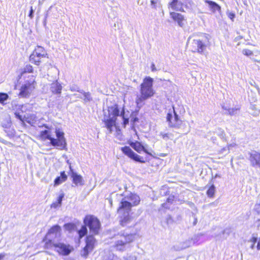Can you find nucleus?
Listing matches in <instances>:
<instances>
[{"label": "nucleus", "instance_id": "1", "mask_svg": "<svg viewBox=\"0 0 260 260\" xmlns=\"http://www.w3.org/2000/svg\"><path fill=\"white\" fill-rule=\"evenodd\" d=\"M55 132L57 137L56 139L52 137L51 132L48 129L41 131L38 138L42 141L49 140L52 146L60 149H64L67 143L64 133L59 129H56Z\"/></svg>", "mask_w": 260, "mask_h": 260}, {"label": "nucleus", "instance_id": "2", "mask_svg": "<svg viewBox=\"0 0 260 260\" xmlns=\"http://www.w3.org/2000/svg\"><path fill=\"white\" fill-rule=\"evenodd\" d=\"M153 79L149 76L145 77L140 84V95L136 99L137 105H141L145 100L151 98L155 93L153 88Z\"/></svg>", "mask_w": 260, "mask_h": 260}, {"label": "nucleus", "instance_id": "3", "mask_svg": "<svg viewBox=\"0 0 260 260\" xmlns=\"http://www.w3.org/2000/svg\"><path fill=\"white\" fill-rule=\"evenodd\" d=\"M107 110L109 112V118L106 119L103 121L106 127L108 129L109 133H112L113 127H115L117 131H120V129L118 127L117 123V117L119 115L120 116L121 112L118 105L115 104L108 107Z\"/></svg>", "mask_w": 260, "mask_h": 260}, {"label": "nucleus", "instance_id": "4", "mask_svg": "<svg viewBox=\"0 0 260 260\" xmlns=\"http://www.w3.org/2000/svg\"><path fill=\"white\" fill-rule=\"evenodd\" d=\"M84 224L88 227L91 235H97L99 234L101 224L100 220L93 215H86L83 219Z\"/></svg>", "mask_w": 260, "mask_h": 260}, {"label": "nucleus", "instance_id": "5", "mask_svg": "<svg viewBox=\"0 0 260 260\" xmlns=\"http://www.w3.org/2000/svg\"><path fill=\"white\" fill-rule=\"evenodd\" d=\"M135 234H121L118 237L114 247L117 251H123L126 246L135 240Z\"/></svg>", "mask_w": 260, "mask_h": 260}, {"label": "nucleus", "instance_id": "6", "mask_svg": "<svg viewBox=\"0 0 260 260\" xmlns=\"http://www.w3.org/2000/svg\"><path fill=\"white\" fill-rule=\"evenodd\" d=\"M85 246L81 249V255L84 258H87L96 246L97 240L94 235L89 234L85 237Z\"/></svg>", "mask_w": 260, "mask_h": 260}, {"label": "nucleus", "instance_id": "7", "mask_svg": "<svg viewBox=\"0 0 260 260\" xmlns=\"http://www.w3.org/2000/svg\"><path fill=\"white\" fill-rule=\"evenodd\" d=\"M173 113L174 115H172V113H168L167 115L166 118L169 127L174 128H180L182 126H185V124L180 119L174 108L173 109Z\"/></svg>", "mask_w": 260, "mask_h": 260}, {"label": "nucleus", "instance_id": "8", "mask_svg": "<svg viewBox=\"0 0 260 260\" xmlns=\"http://www.w3.org/2000/svg\"><path fill=\"white\" fill-rule=\"evenodd\" d=\"M120 149L124 155L135 161L145 163L149 160V159H147V157L144 158L136 154L129 146L122 147Z\"/></svg>", "mask_w": 260, "mask_h": 260}, {"label": "nucleus", "instance_id": "9", "mask_svg": "<svg viewBox=\"0 0 260 260\" xmlns=\"http://www.w3.org/2000/svg\"><path fill=\"white\" fill-rule=\"evenodd\" d=\"M36 81L27 82L23 84L20 89L19 96L22 98L28 97L35 88Z\"/></svg>", "mask_w": 260, "mask_h": 260}, {"label": "nucleus", "instance_id": "10", "mask_svg": "<svg viewBox=\"0 0 260 260\" xmlns=\"http://www.w3.org/2000/svg\"><path fill=\"white\" fill-rule=\"evenodd\" d=\"M207 45L199 39H194L191 42L190 48L192 52L202 53L205 50Z\"/></svg>", "mask_w": 260, "mask_h": 260}, {"label": "nucleus", "instance_id": "11", "mask_svg": "<svg viewBox=\"0 0 260 260\" xmlns=\"http://www.w3.org/2000/svg\"><path fill=\"white\" fill-rule=\"evenodd\" d=\"M56 246V252L62 256L69 255L74 249L72 246L64 243H58Z\"/></svg>", "mask_w": 260, "mask_h": 260}, {"label": "nucleus", "instance_id": "12", "mask_svg": "<svg viewBox=\"0 0 260 260\" xmlns=\"http://www.w3.org/2000/svg\"><path fill=\"white\" fill-rule=\"evenodd\" d=\"M132 208V206L130 205L129 202H127L125 199H122L117 209V212L122 215L129 214Z\"/></svg>", "mask_w": 260, "mask_h": 260}, {"label": "nucleus", "instance_id": "13", "mask_svg": "<svg viewBox=\"0 0 260 260\" xmlns=\"http://www.w3.org/2000/svg\"><path fill=\"white\" fill-rule=\"evenodd\" d=\"M128 144L138 153H141L142 152H143L149 156H152L151 153L140 142L136 141L129 142Z\"/></svg>", "mask_w": 260, "mask_h": 260}, {"label": "nucleus", "instance_id": "14", "mask_svg": "<svg viewBox=\"0 0 260 260\" xmlns=\"http://www.w3.org/2000/svg\"><path fill=\"white\" fill-rule=\"evenodd\" d=\"M70 176L72 178V181L73 183L75 186H82L84 185V180L83 179L82 176L77 174L76 172H74L72 168V166L70 165Z\"/></svg>", "mask_w": 260, "mask_h": 260}, {"label": "nucleus", "instance_id": "15", "mask_svg": "<svg viewBox=\"0 0 260 260\" xmlns=\"http://www.w3.org/2000/svg\"><path fill=\"white\" fill-rule=\"evenodd\" d=\"M170 15L172 19L177 22L179 26L183 27L184 26L186 19L183 15L179 13L171 12L170 13Z\"/></svg>", "mask_w": 260, "mask_h": 260}, {"label": "nucleus", "instance_id": "16", "mask_svg": "<svg viewBox=\"0 0 260 260\" xmlns=\"http://www.w3.org/2000/svg\"><path fill=\"white\" fill-rule=\"evenodd\" d=\"M42 242L44 243V248L46 250H50L52 248H54L55 250L56 248V245L58 243H55L54 241L50 239L47 235H45L42 239Z\"/></svg>", "mask_w": 260, "mask_h": 260}, {"label": "nucleus", "instance_id": "17", "mask_svg": "<svg viewBox=\"0 0 260 260\" xmlns=\"http://www.w3.org/2000/svg\"><path fill=\"white\" fill-rule=\"evenodd\" d=\"M249 160L253 167H260V153L256 151L250 153Z\"/></svg>", "mask_w": 260, "mask_h": 260}, {"label": "nucleus", "instance_id": "18", "mask_svg": "<svg viewBox=\"0 0 260 260\" xmlns=\"http://www.w3.org/2000/svg\"><path fill=\"white\" fill-rule=\"evenodd\" d=\"M125 199L132 207L139 205L141 201L139 196L135 193H130Z\"/></svg>", "mask_w": 260, "mask_h": 260}, {"label": "nucleus", "instance_id": "19", "mask_svg": "<svg viewBox=\"0 0 260 260\" xmlns=\"http://www.w3.org/2000/svg\"><path fill=\"white\" fill-rule=\"evenodd\" d=\"M68 179V176L65 171L60 172V176H57L54 180V186H57L61 183L66 181Z\"/></svg>", "mask_w": 260, "mask_h": 260}, {"label": "nucleus", "instance_id": "20", "mask_svg": "<svg viewBox=\"0 0 260 260\" xmlns=\"http://www.w3.org/2000/svg\"><path fill=\"white\" fill-rule=\"evenodd\" d=\"M61 227L57 224H55V225H52L51 227L50 228V229L48 230V231L45 235H47V236H49V237L51 235H60L61 234Z\"/></svg>", "mask_w": 260, "mask_h": 260}, {"label": "nucleus", "instance_id": "21", "mask_svg": "<svg viewBox=\"0 0 260 260\" xmlns=\"http://www.w3.org/2000/svg\"><path fill=\"white\" fill-rule=\"evenodd\" d=\"M205 3L208 5L212 12H221V7L216 3L210 0H205Z\"/></svg>", "mask_w": 260, "mask_h": 260}, {"label": "nucleus", "instance_id": "22", "mask_svg": "<svg viewBox=\"0 0 260 260\" xmlns=\"http://www.w3.org/2000/svg\"><path fill=\"white\" fill-rule=\"evenodd\" d=\"M132 217L129 214L122 215L119 220V224L122 226L127 225L132 221Z\"/></svg>", "mask_w": 260, "mask_h": 260}, {"label": "nucleus", "instance_id": "23", "mask_svg": "<svg viewBox=\"0 0 260 260\" xmlns=\"http://www.w3.org/2000/svg\"><path fill=\"white\" fill-rule=\"evenodd\" d=\"M51 89L53 93L60 94L61 92L62 86L57 81H55L51 84Z\"/></svg>", "mask_w": 260, "mask_h": 260}, {"label": "nucleus", "instance_id": "24", "mask_svg": "<svg viewBox=\"0 0 260 260\" xmlns=\"http://www.w3.org/2000/svg\"><path fill=\"white\" fill-rule=\"evenodd\" d=\"M175 197L174 196H170L161 205V207L164 209H169L171 205H172L174 201Z\"/></svg>", "mask_w": 260, "mask_h": 260}, {"label": "nucleus", "instance_id": "25", "mask_svg": "<svg viewBox=\"0 0 260 260\" xmlns=\"http://www.w3.org/2000/svg\"><path fill=\"white\" fill-rule=\"evenodd\" d=\"M44 52L45 51L44 49L39 46L35 49L31 54H34L35 56H37V57H40L41 58L43 59L46 57V54H45Z\"/></svg>", "mask_w": 260, "mask_h": 260}, {"label": "nucleus", "instance_id": "26", "mask_svg": "<svg viewBox=\"0 0 260 260\" xmlns=\"http://www.w3.org/2000/svg\"><path fill=\"white\" fill-rule=\"evenodd\" d=\"M248 241L251 243L250 248L252 249L254 248L255 245L257 243L256 249L257 250H260V241L257 242V238L256 237L252 236Z\"/></svg>", "mask_w": 260, "mask_h": 260}, {"label": "nucleus", "instance_id": "27", "mask_svg": "<svg viewBox=\"0 0 260 260\" xmlns=\"http://www.w3.org/2000/svg\"><path fill=\"white\" fill-rule=\"evenodd\" d=\"M34 72V68L30 64H26L23 69H21L20 75H23L26 73H32Z\"/></svg>", "mask_w": 260, "mask_h": 260}, {"label": "nucleus", "instance_id": "28", "mask_svg": "<svg viewBox=\"0 0 260 260\" xmlns=\"http://www.w3.org/2000/svg\"><path fill=\"white\" fill-rule=\"evenodd\" d=\"M64 197V194L61 193L60 194L57 198V201L55 202L52 203L50 207L51 208H56L58 207H59L61 204V202L62 200V199Z\"/></svg>", "mask_w": 260, "mask_h": 260}, {"label": "nucleus", "instance_id": "29", "mask_svg": "<svg viewBox=\"0 0 260 260\" xmlns=\"http://www.w3.org/2000/svg\"><path fill=\"white\" fill-rule=\"evenodd\" d=\"M215 193V187L212 183L208 188L206 191V194L208 197L213 198Z\"/></svg>", "mask_w": 260, "mask_h": 260}, {"label": "nucleus", "instance_id": "30", "mask_svg": "<svg viewBox=\"0 0 260 260\" xmlns=\"http://www.w3.org/2000/svg\"><path fill=\"white\" fill-rule=\"evenodd\" d=\"M29 60L31 63L37 66H39L42 62V59L40 57H37V56H35V55L34 54H31L29 56Z\"/></svg>", "mask_w": 260, "mask_h": 260}, {"label": "nucleus", "instance_id": "31", "mask_svg": "<svg viewBox=\"0 0 260 260\" xmlns=\"http://www.w3.org/2000/svg\"><path fill=\"white\" fill-rule=\"evenodd\" d=\"M87 233V230L86 228V226L85 224H84V225H82V226L81 227V229L78 231L79 239H80L82 238L83 237H84L85 236H86Z\"/></svg>", "mask_w": 260, "mask_h": 260}, {"label": "nucleus", "instance_id": "32", "mask_svg": "<svg viewBox=\"0 0 260 260\" xmlns=\"http://www.w3.org/2000/svg\"><path fill=\"white\" fill-rule=\"evenodd\" d=\"M177 3L178 0H172L171 2L169 3V6L174 10L184 12V10L182 8H181L179 9L177 8Z\"/></svg>", "mask_w": 260, "mask_h": 260}, {"label": "nucleus", "instance_id": "33", "mask_svg": "<svg viewBox=\"0 0 260 260\" xmlns=\"http://www.w3.org/2000/svg\"><path fill=\"white\" fill-rule=\"evenodd\" d=\"M124 113H125L124 110V109H123L120 112V116L122 117L123 121H122L121 124H122V126L123 128H125L126 125L129 123V119L128 118H126L124 116Z\"/></svg>", "mask_w": 260, "mask_h": 260}, {"label": "nucleus", "instance_id": "34", "mask_svg": "<svg viewBox=\"0 0 260 260\" xmlns=\"http://www.w3.org/2000/svg\"><path fill=\"white\" fill-rule=\"evenodd\" d=\"M9 99V95L7 93L0 92V103L2 105H5V102Z\"/></svg>", "mask_w": 260, "mask_h": 260}, {"label": "nucleus", "instance_id": "35", "mask_svg": "<svg viewBox=\"0 0 260 260\" xmlns=\"http://www.w3.org/2000/svg\"><path fill=\"white\" fill-rule=\"evenodd\" d=\"M240 109V107L238 108H229L226 109L228 111V114L230 115H235L238 111H239Z\"/></svg>", "mask_w": 260, "mask_h": 260}, {"label": "nucleus", "instance_id": "36", "mask_svg": "<svg viewBox=\"0 0 260 260\" xmlns=\"http://www.w3.org/2000/svg\"><path fill=\"white\" fill-rule=\"evenodd\" d=\"M159 136L164 140H167L170 139L171 137L172 136V135L169 133L161 132L160 133Z\"/></svg>", "mask_w": 260, "mask_h": 260}, {"label": "nucleus", "instance_id": "37", "mask_svg": "<svg viewBox=\"0 0 260 260\" xmlns=\"http://www.w3.org/2000/svg\"><path fill=\"white\" fill-rule=\"evenodd\" d=\"M242 53L245 55L248 56L253 55V52L251 50L247 49L243 50Z\"/></svg>", "mask_w": 260, "mask_h": 260}, {"label": "nucleus", "instance_id": "38", "mask_svg": "<svg viewBox=\"0 0 260 260\" xmlns=\"http://www.w3.org/2000/svg\"><path fill=\"white\" fill-rule=\"evenodd\" d=\"M228 17L232 21H234L235 17V14L233 12H229L227 14Z\"/></svg>", "mask_w": 260, "mask_h": 260}, {"label": "nucleus", "instance_id": "39", "mask_svg": "<svg viewBox=\"0 0 260 260\" xmlns=\"http://www.w3.org/2000/svg\"><path fill=\"white\" fill-rule=\"evenodd\" d=\"M33 13H34V10H33V9H32V7H30V11H29V14H28V16L31 19L33 17H34Z\"/></svg>", "mask_w": 260, "mask_h": 260}, {"label": "nucleus", "instance_id": "40", "mask_svg": "<svg viewBox=\"0 0 260 260\" xmlns=\"http://www.w3.org/2000/svg\"><path fill=\"white\" fill-rule=\"evenodd\" d=\"M75 225L73 223H68L64 225L65 227L68 228L69 229H73Z\"/></svg>", "mask_w": 260, "mask_h": 260}, {"label": "nucleus", "instance_id": "41", "mask_svg": "<svg viewBox=\"0 0 260 260\" xmlns=\"http://www.w3.org/2000/svg\"><path fill=\"white\" fill-rule=\"evenodd\" d=\"M151 71L152 72H155V71H156L157 70L156 68H155V66L154 63H151Z\"/></svg>", "mask_w": 260, "mask_h": 260}, {"label": "nucleus", "instance_id": "42", "mask_svg": "<svg viewBox=\"0 0 260 260\" xmlns=\"http://www.w3.org/2000/svg\"><path fill=\"white\" fill-rule=\"evenodd\" d=\"M139 120V119L138 117H133L132 118V122L133 123H135V122H136L137 121H138Z\"/></svg>", "mask_w": 260, "mask_h": 260}, {"label": "nucleus", "instance_id": "43", "mask_svg": "<svg viewBox=\"0 0 260 260\" xmlns=\"http://www.w3.org/2000/svg\"><path fill=\"white\" fill-rule=\"evenodd\" d=\"M15 116L16 117L18 118L19 119H20V120H22V117H21V116L20 115H19V113H15Z\"/></svg>", "mask_w": 260, "mask_h": 260}, {"label": "nucleus", "instance_id": "44", "mask_svg": "<svg viewBox=\"0 0 260 260\" xmlns=\"http://www.w3.org/2000/svg\"><path fill=\"white\" fill-rule=\"evenodd\" d=\"M5 256V254L4 253H0V260L2 259Z\"/></svg>", "mask_w": 260, "mask_h": 260}, {"label": "nucleus", "instance_id": "45", "mask_svg": "<svg viewBox=\"0 0 260 260\" xmlns=\"http://www.w3.org/2000/svg\"><path fill=\"white\" fill-rule=\"evenodd\" d=\"M151 4H154L155 3V2L154 0H151Z\"/></svg>", "mask_w": 260, "mask_h": 260}, {"label": "nucleus", "instance_id": "46", "mask_svg": "<svg viewBox=\"0 0 260 260\" xmlns=\"http://www.w3.org/2000/svg\"><path fill=\"white\" fill-rule=\"evenodd\" d=\"M226 149L225 148H223L221 150V151H225V150H226Z\"/></svg>", "mask_w": 260, "mask_h": 260}]
</instances>
